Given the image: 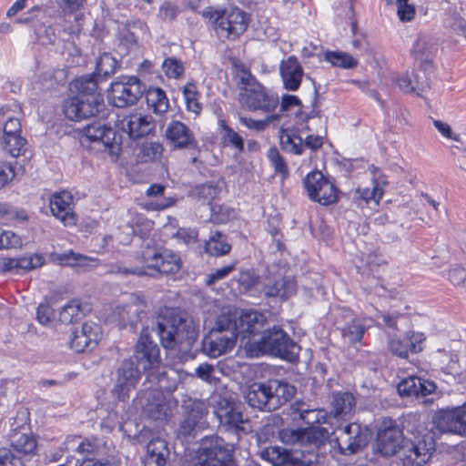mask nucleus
Segmentation results:
<instances>
[{"label":"nucleus","mask_w":466,"mask_h":466,"mask_svg":"<svg viewBox=\"0 0 466 466\" xmlns=\"http://www.w3.org/2000/svg\"><path fill=\"white\" fill-rule=\"evenodd\" d=\"M221 127L224 131L223 141L227 146H231L238 149V152L244 150V140L243 138L231 127H229L225 121H221Z\"/></svg>","instance_id":"13d9d810"},{"label":"nucleus","mask_w":466,"mask_h":466,"mask_svg":"<svg viewBox=\"0 0 466 466\" xmlns=\"http://www.w3.org/2000/svg\"><path fill=\"white\" fill-rule=\"evenodd\" d=\"M433 451L431 437L416 436L415 440L405 439L399 455L403 466H422L429 461Z\"/></svg>","instance_id":"9b49d317"},{"label":"nucleus","mask_w":466,"mask_h":466,"mask_svg":"<svg viewBox=\"0 0 466 466\" xmlns=\"http://www.w3.org/2000/svg\"><path fill=\"white\" fill-rule=\"evenodd\" d=\"M4 149L12 157H17L25 151L26 140L21 134L2 137Z\"/></svg>","instance_id":"de8ad7c7"},{"label":"nucleus","mask_w":466,"mask_h":466,"mask_svg":"<svg viewBox=\"0 0 466 466\" xmlns=\"http://www.w3.org/2000/svg\"><path fill=\"white\" fill-rule=\"evenodd\" d=\"M436 388L433 381L417 376H410L398 384L400 395L406 397H425L433 393Z\"/></svg>","instance_id":"bb28decb"},{"label":"nucleus","mask_w":466,"mask_h":466,"mask_svg":"<svg viewBox=\"0 0 466 466\" xmlns=\"http://www.w3.org/2000/svg\"><path fill=\"white\" fill-rule=\"evenodd\" d=\"M146 301L137 298L131 303L119 307L118 314L123 321L134 326L146 317Z\"/></svg>","instance_id":"4c0bfd02"},{"label":"nucleus","mask_w":466,"mask_h":466,"mask_svg":"<svg viewBox=\"0 0 466 466\" xmlns=\"http://www.w3.org/2000/svg\"><path fill=\"white\" fill-rule=\"evenodd\" d=\"M234 445L218 436L202 439L198 450V466H231Z\"/></svg>","instance_id":"0eeeda50"},{"label":"nucleus","mask_w":466,"mask_h":466,"mask_svg":"<svg viewBox=\"0 0 466 466\" xmlns=\"http://www.w3.org/2000/svg\"><path fill=\"white\" fill-rule=\"evenodd\" d=\"M324 59L334 66L344 69L354 68L358 66V59L351 55L341 51H326Z\"/></svg>","instance_id":"37998d69"},{"label":"nucleus","mask_w":466,"mask_h":466,"mask_svg":"<svg viewBox=\"0 0 466 466\" xmlns=\"http://www.w3.org/2000/svg\"><path fill=\"white\" fill-rule=\"evenodd\" d=\"M215 412L221 425L228 430L247 432L245 424L248 420L244 419L239 407L232 400L226 398L220 399L217 402Z\"/></svg>","instance_id":"a211bd4d"},{"label":"nucleus","mask_w":466,"mask_h":466,"mask_svg":"<svg viewBox=\"0 0 466 466\" xmlns=\"http://www.w3.org/2000/svg\"><path fill=\"white\" fill-rule=\"evenodd\" d=\"M280 76L284 88L289 91H296L301 83L303 68L295 56H289L279 66Z\"/></svg>","instance_id":"c756f323"},{"label":"nucleus","mask_w":466,"mask_h":466,"mask_svg":"<svg viewBox=\"0 0 466 466\" xmlns=\"http://www.w3.org/2000/svg\"><path fill=\"white\" fill-rule=\"evenodd\" d=\"M303 184L309 198L315 202L328 206L338 200L336 187L320 171L309 173L303 179Z\"/></svg>","instance_id":"f8f14e48"},{"label":"nucleus","mask_w":466,"mask_h":466,"mask_svg":"<svg viewBox=\"0 0 466 466\" xmlns=\"http://www.w3.org/2000/svg\"><path fill=\"white\" fill-rule=\"evenodd\" d=\"M73 86L77 95L64 102L63 111L66 118L81 121L96 116L104 110L103 96L97 89L94 76H84L76 79Z\"/></svg>","instance_id":"f03ea898"},{"label":"nucleus","mask_w":466,"mask_h":466,"mask_svg":"<svg viewBox=\"0 0 466 466\" xmlns=\"http://www.w3.org/2000/svg\"><path fill=\"white\" fill-rule=\"evenodd\" d=\"M119 128L127 133L130 138H139L150 134L155 125L150 116L138 113L124 116L118 123Z\"/></svg>","instance_id":"aec40b11"},{"label":"nucleus","mask_w":466,"mask_h":466,"mask_svg":"<svg viewBox=\"0 0 466 466\" xmlns=\"http://www.w3.org/2000/svg\"><path fill=\"white\" fill-rule=\"evenodd\" d=\"M146 86L137 76H129L126 81L114 82L111 85V100L116 107L135 105L142 96Z\"/></svg>","instance_id":"2eb2a0df"},{"label":"nucleus","mask_w":466,"mask_h":466,"mask_svg":"<svg viewBox=\"0 0 466 466\" xmlns=\"http://www.w3.org/2000/svg\"><path fill=\"white\" fill-rule=\"evenodd\" d=\"M134 357L139 366L148 372V380H157L160 388H166V372L159 370L161 363L159 349L143 330L135 346Z\"/></svg>","instance_id":"423d86ee"},{"label":"nucleus","mask_w":466,"mask_h":466,"mask_svg":"<svg viewBox=\"0 0 466 466\" xmlns=\"http://www.w3.org/2000/svg\"><path fill=\"white\" fill-rule=\"evenodd\" d=\"M162 388L144 389L137 398L143 413L154 420H162L167 418L170 409L163 394Z\"/></svg>","instance_id":"dca6fc26"},{"label":"nucleus","mask_w":466,"mask_h":466,"mask_svg":"<svg viewBox=\"0 0 466 466\" xmlns=\"http://www.w3.org/2000/svg\"><path fill=\"white\" fill-rule=\"evenodd\" d=\"M0 126H3V137L21 134L20 120L14 116H6L4 108L0 109Z\"/></svg>","instance_id":"5fc2aeb1"},{"label":"nucleus","mask_w":466,"mask_h":466,"mask_svg":"<svg viewBox=\"0 0 466 466\" xmlns=\"http://www.w3.org/2000/svg\"><path fill=\"white\" fill-rule=\"evenodd\" d=\"M329 436V431L323 427L307 429H283L279 431L280 441L287 445L301 447H319Z\"/></svg>","instance_id":"ddd939ff"},{"label":"nucleus","mask_w":466,"mask_h":466,"mask_svg":"<svg viewBox=\"0 0 466 466\" xmlns=\"http://www.w3.org/2000/svg\"><path fill=\"white\" fill-rule=\"evenodd\" d=\"M260 457L273 466H309L294 458L287 450L279 447L265 448L260 451Z\"/></svg>","instance_id":"72a5a7b5"},{"label":"nucleus","mask_w":466,"mask_h":466,"mask_svg":"<svg viewBox=\"0 0 466 466\" xmlns=\"http://www.w3.org/2000/svg\"><path fill=\"white\" fill-rule=\"evenodd\" d=\"M137 40L134 33L124 29L119 35L118 52L121 56H127L130 51L137 48Z\"/></svg>","instance_id":"4d7b16f0"},{"label":"nucleus","mask_w":466,"mask_h":466,"mask_svg":"<svg viewBox=\"0 0 466 466\" xmlns=\"http://www.w3.org/2000/svg\"><path fill=\"white\" fill-rule=\"evenodd\" d=\"M355 405V399L349 392L337 393L333 396L332 407L335 416H346Z\"/></svg>","instance_id":"49530a36"},{"label":"nucleus","mask_w":466,"mask_h":466,"mask_svg":"<svg viewBox=\"0 0 466 466\" xmlns=\"http://www.w3.org/2000/svg\"><path fill=\"white\" fill-rule=\"evenodd\" d=\"M0 466H25L22 460L12 454L7 448L0 449Z\"/></svg>","instance_id":"774afa93"},{"label":"nucleus","mask_w":466,"mask_h":466,"mask_svg":"<svg viewBox=\"0 0 466 466\" xmlns=\"http://www.w3.org/2000/svg\"><path fill=\"white\" fill-rule=\"evenodd\" d=\"M156 332L164 348L187 352L198 337V325L188 313L171 309L158 317Z\"/></svg>","instance_id":"f257e3e1"},{"label":"nucleus","mask_w":466,"mask_h":466,"mask_svg":"<svg viewBox=\"0 0 466 466\" xmlns=\"http://www.w3.org/2000/svg\"><path fill=\"white\" fill-rule=\"evenodd\" d=\"M386 264L380 255L378 253H370L367 256L365 262L362 265L357 266L358 272L362 277V283L365 285L364 289L368 292H372L373 289L369 285L370 279H378V274L380 268Z\"/></svg>","instance_id":"2f4dec72"},{"label":"nucleus","mask_w":466,"mask_h":466,"mask_svg":"<svg viewBox=\"0 0 466 466\" xmlns=\"http://www.w3.org/2000/svg\"><path fill=\"white\" fill-rule=\"evenodd\" d=\"M99 339V327L93 322H85L80 330L72 332L69 345L77 353L84 352L94 347Z\"/></svg>","instance_id":"5701e85b"},{"label":"nucleus","mask_w":466,"mask_h":466,"mask_svg":"<svg viewBox=\"0 0 466 466\" xmlns=\"http://www.w3.org/2000/svg\"><path fill=\"white\" fill-rule=\"evenodd\" d=\"M210 210V220L215 224L228 223L237 217V211L224 204H214L211 206Z\"/></svg>","instance_id":"3c124183"},{"label":"nucleus","mask_w":466,"mask_h":466,"mask_svg":"<svg viewBox=\"0 0 466 466\" xmlns=\"http://www.w3.org/2000/svg\"><path fill=\"white\" fill-rule=\"evenodd\" d=\"M147 103L156 114H163L169 107L166 93L159 87L149 89L147 93Z\"/></svg>","instance_id":"79ce46f5"},{"label":"nucleus","mask_w":466,"mask_h":466,"mask_svg":"<svg viewBox=\"0 0 466 466\" xmlns=\"http://www.w3.org/2000/svg\"><path fill=\"white\" fill-rule=\"evenodd\" d=\"M162 68L165 75L168 78L178 79L184 74L183 63L174 57H167L162 64Z\"/></svg>","instance_id":"052dcab7"},{"label":"nucleus","mask_w":466,"mask_h":466,"mask_svg":"<svg viewBox=\"0 0 466 466\" xmlns=\"http://www.w3.org/2000/svg\"><path fill=\"white\" fill-rule=\"evenodd\" d=\"M220 192V188L214 183H204L195 187L193 194L198 199L205 201H210L218 197Z\"/></svg>","instance_id":"bf43d9fd"},{"label":"nucleus","mask_w":466,"mask_h":466,"mask_svg":"<svg viewBox=\"0 0 466 466\" xmlns=\"http://www.w3.org/2000/svg\"><path fill=\"white\" fill-rule=\"evenodd\" d=\"M90 309V306L87 303H83L78 299H72L59 312V321L63 324L76 322Z\"/></svg>","instance_id":"e433bc0d"},{"label":"nucleus","mask_w":466,"mask_h":466,"mask_svg":"<svg viewBox=\"0 0 466 466\" xmlns=\"http://www.w3.org/2000/svg\"><path fill=\"white\" fill-rule=\"evenodd\" d=\"M52 214L64 225L71 226L76 222V214L73 212V197L67 191L56 193L50 199Z\"/></svg>","instance_id":"4be33fe9"},{"label":"nucleus","mask_w":466,"mask_h":466,"mask_svg":"<svg viewBox=\"0 0 466 466\" xmlns=\"http://www.w3.org/2000/svg\"><path fill=\"white\" fill-rule=\"evenodd\" d=\"M228 314L236 320L237 337L238 333L252 334L258 332L265 326L267 321L264 314L253 309L241 310L238 315H232L230 312Z\"/></svg>","instance_id":"b1692460"},{"label":"nucleus","mask_w":466,"mask_h":466,"mask_svg":"<svg viewBox=\"0 0 466 466\" xmlns=\"http://www.w3.org/2000/svg\"><path fill=\"white\" fill-rule=\"evenodd\" d=\"M54 10L46 6H34L27 15L18 19L19 23H31L36 37L42 45H53L57 39L55 29L50 21Z\"/></svg>","instance_id":"9d476101"},{"label":"nucleus","mask_w":466,"mask_h":466,"mask_svg":"<svg viewBox=\"0 0 466 466\" xmlns=\"http://www.w3.org/2000/svg\"><path fill=\"white\" fill-rule=\"evenodd\" d=\"M435 49V44L433 43L431 36L426 35H420L414 43L412 53L416 59L424 60L426 65H430L428 57L431 56Z\"/></svg>","instance_id":"c03bdc74"},{"label":"nucleus","mask_w":466,"mask_h":466,"mask_svg":"<svg viewBox=\"0 0 466 466\" xmlns=\"http://www.w3.org/2000/svg\"><path fill=\"white\" fill-rule=\"evenodd\" d=\"M295 347L288 335L278 327L265 330L260 339L252 345L256 355L270 354L280 358L288 357Z\"/></svg>","instance_id":"1a4fd4ad"},{"label":"nucleus","mask_w":466,"mask_h":466,"mask_svg":"<svg viewBox=\"0 0 466 466\" xmlns=\"http://www.w3.org/2000/svg\"><path fill=\"white\" fill-rule=\"evenodd\" d=\"M293 414H298L299 419L310 427H316L315 424H321L326 421L327 412L319 409H307L304 403H294L291 406Z\"/></svg>","instance_id":"ea45409f"},{"label":"nucleus","mask_w":466,"mask_h":466,"mask_svg":"<svg viewBox=\"0 0 466 466\" xmlns=\"http://www.w3.org/2000/svg\"><path fill=\"white\" fill-rule=\"evenodd\" d=\"M52 259L60 266L78 268L84 271L98 266L97 258L86 257L73 250L61 254H53Z\"/></svg>","instance_id":"7c9ffc66"},{"label":"nucleus","mask_w":466,"mask_h":466,"mask_svg":"<svg viewBox=\"0 0 466 466\" xmlns=\"http://www.w3.org/2000/svg\"><path fill=\"white\" fill-rule=\"evenodd\" d=\"M196 374L199 379L209 383H218L219 380L218 378L216 377V370L214 366L208 363L199 365L196 369Z\"/></svg>","instance_id":"338daca9"},{"label":"nucleus","mask_w":466,"mask_h":466,"mask_svg":"<svg viewBox=\"0 0 466 466\" xmlns=\"http://www.w3.org/2000/svg\"><path fill=\"white\" fill-rule=\"evenodd\" d=\"M336 443L343 454L355 453L363 444V438L360 433V427L358 424H349L335 432Z\"/></svg>","instance_id":"412c9836"},{"label":"nucleus","mask_w":466,"mask_h":466,"mask_svg":"<svg viewBox=\"0 0 466 466\" xmlns=\"http://www.w3.org/2000/svg\"><path fill=\"white\" fill-rule=\"evenodd\" d=\"M168 456L167 442L161 439H154L147 445L144 466H166Z\"/></svg>","instance_id":"473e14b6"},{"label":"nucleus","mask_w":466,"mask_h":466,"mask_svg":"<svg viewBox=\"0 0 466 466\" xmlns=\"http://www.w3.org/2000/svg\"><path fill=\"white\" fill-rule=\"evenodd\" d=\"M411 78L413 82V92L417 93L418 96H422V93L430 87L429 79L426 76V73L422 70L411 72Z\"/></svg>","instance_id":"0e129e2a"},{"label":"nucleus","mask_w":466,"mask_h":466,"mask_svg":"<svg viewBox=\"0 0 466 466\" xmlns=\"http://www.w3.org/2000/svg\"><path fill=\"white\" fill-rule=\"evenodd\" d=\"M163 146L158 142H144L139 147L137 157L141 162H148L159 158L163 153Z\"/></svg>","instance_id":"603ef678"},{"label":"nucleus","mask_w":466,"mask_h":466,"mask_svg":"<svg viewBox=\"0 0 466 466\" xmlns=\"http://www.w3.org/2000/svg\"><path fill=\"white\" fill-rule=\"evenodd\" d=\"M183 96L186 102L187 109L189 112L198 116L202 110V105L199 102L200 94L194 83H187L183 86Z\"/></svg>","instance_id":"a18cd8bd"},{"label":"nucleus","mask_w":466,"mask_h":466,"mask_svg":"<svg viewBox=\"0 0 466 466\" xmlns=\"http://www.w3.org/2000/svg\"><path fill=\"white\" fill-rule=\"evenodd\" d=\"M180 13L179 5L172 1L165 0L158 6L157 19L162 23L171 24Z\"/></svg>","instance_id":"09e8293b"},{"label":"nucleus","mask_w":466,"mask_h":466,"mask_svg":"<svg viewBox=\"0 0 466 466\" xmlns=\"http://www.w3.org/2000/svg\"><path fill=\"white\" fill-rule=\"evenodd\" d=\"M296 291L297 282L293 277H268L264 285V293L267 297L286 299L293 296Z\"/></svg>","instance_id":"cd10ccee"},{"label":"nucleus","mask_w":466,"mask_h":466,"mask_svg":"<svg viewBox=\"0 0 466 466\" xmlns=\"http://www.w3.org/2000/svg\"><path fill=\"white\" fill-rule=\"evenodd\" d=\"M186 417L200 423L201 420L208 414V406L200 400H188L183 404Z\"/></svg>","instance_id":"8fccbe9b"},{"label":"nucleus","mask_w":466,"mask_h":466,"mask_svg":"<svg viewBox=\"0 0 466 466\" xmlns=\"http://www.w3.org/2000/svg\"><path fill=\"white\" fill-rule=\"evenodd\" d=\"M236 339V320L229 314H222L218 318L215 327L203 339L202 351L211 358H218L231 350Z\"/></svg>","instance_id":"39448f33"},{"label":"nucleus","mask_w":466,"mask_h":466,"mask_svg":"<svg viewBox=\"0 0 466 466\" xmlns=\"http://www.w3.org/2000/svg\"><path fill=\"white\" fill-rule=\"evenodd\" d=\"M119 66L118 61L112 56L109 53H103L96 60V69L90 76L98 84L99 80H105L116 72Z\"/></svg>","instance_id":"58836bf2"},{"label":"nucleus","mask_w":466,"mask_h":466,"mask_svg":"<svg viewBox=\"0 0 466 466\" xmlns=\"http://www.w3.org/2000/svg\"><path fill=\"white\" fill-rule=\"evenodd\" d=\"M84 136L93 142H100L106 147H111L115 131L101 122H94L83 129Z\"/></svg>","instance_id":"f704fd0d"},{"label":"nucleus","mask_w":466,"mask_h":466,"mask_svg":"<svg viewBox=\"0 0 466 466\" xmlns=\"http://www.w3.org/2000/svg\"><path fill=\"white\" fill-rule=\"evenodd\" d=\"M166 137L175 148H191L198 145L194 133L178 120H173L167 125Z\"/></svg>","instance_id":"393cba45"},{"label":"nucleus","mask_w":466,"mask_h":466,"mask_svg":"<svg viewBox=\"0 0 466 466\" xmlns=\"http://www.w3.org/2000/svg\"><path fill=\"white\" fill-rule=\"evenodd\" d=\"M367 330L366 319L355 318L342 329V336L350 343L360 342Z\"/></svg>","instance_id":"a19ab883"},{"label":"nucleus","mask_w":466,"mask_h":466,"mask_svg":"<svg viewBox=\"0 0 466 466\" xmlns=\"http://www.w3.org/2000/svg\"><path fill=\"white\" fill-rule=\"evenodd\" d=\"M245 399L252 408L267 411L274 410L271 406L272 399L268 381L254 382L249 385L245 393Z\"/></svg>","instance_id":"a878e982"},{"label":"nucleus","mask_w":466,"mask_h":466,"mask_svg":"<svg viewBox=\"0 0 466 466\" xmlns=\"http://www.w3.org/2000/svg\"><path fill=\"white\" fill-rule=\"evenodd\" d=\"M140 380V371L130 359L124 360L116 370L113 394L122 401L129 398Z\"/></svg>","instance_id":"4468645a"},{"label":"nucleus","mask_w":466,"mask_h":466,"mask_svg":"<svg viewBox=\"0 0 466 466\" xmlns=\"http://www.w3.org/2000/svg\"><path fill=\"white\" fill-rule=\"evenodd\" d=\"M397 14L400 21L409 22L414 18L415 6L410 3V0H397Z\"/></svg>","instance_id":"e2e57ef3"},{"label":"nucleus","mask_w":466,"mask_h":466,"mask_svg":"<svg viewBox=\"0 0 466 466\" xmlns=\"http://www.w3.org/2000/svg\"><path fill=\"white\" fill-rule=\"evenodd\" d=\"M222 235L212 236L205 244V249L210 256H223L231 249V245L222 239Z\"/></svg>","instance_id":"864d4df0"},{"label":"nucleus","mask_w":466,"mask_h":466,"mask_svg":"<svg viewBox=\"0 0 466 466\" xmlns=\"http://www.w3.org/2000/svg\"><path fill=\"white\" fill-rule=\"evenodd\" d=\"M268 157L273 166L275 172L281 174L283 178L289 176V168L284 158L276 147H271L268 152Z\"/></svg>","instance_id":"680f3d73"},{"label":"nucleus","mask_w":466,"mask_h":466,"mask_svg":"<svg viewBox=\"0 0 466 466\" xmlns=\"http://www.w3.org/2000/svg\"><path fill=\"white\" fill-rule=\"evenodd\" d=\"M238 99L240 106L252 112L270 113L279 105L276 94L267 89L249 70L243 66L238 68Z\"/></svg>","instance_id":"7ed1b4c3"},{"label":"nucleus","mask_w":466,"mask_h":466,"mask_svg":"<svg viewBox=\"0 0 466 466\" xmlns=\"http://www.w3.org/2000/svg\"><path fill=\"white\" fill-rule=\"evenodd\" d=\"M141 261L162 274H176L181 268L180 258L165 249L151 235H139Z\"/></svg>","instance_id":"20e7f679"},{"label":"nucleus","mask_w":466,"mask_h":466,"mask_svg":"<svg viewBox=\"0 0 466 466\" xmlns=\"http://www.w3.org/2000/svg\"><path fill=\"white\" fill-rule=\"evenodd\" d=\"M405 439L398 426L385 427L379 431L376 450L386 457L399 454Z\"/></svg>","instance_id":"6ab92c4d"},{"label":"nucleus","mask_w":466,"mask_h":466,"mask_svg":"<svg viewBox=\"0 0 466 466\" xmlns=\"http://www.w3.org/2000/svg\"><path fill=\"white\" fill-rule=\"evenodd\" d=\"M9 441L11 446L18 453L34 455L37 449V442L31 432H28L24 425H17L11 430Z\"/></svg>","instance_id":"c85d7f7f"},{"label":"nucleus","mask_w":466,"mask_h":466,"mask_svg":"<svg viewBox=\"0 0 466 466\" xmlns=\"http://www.w3.org/2000/svg\"><path fill=\"white\" fill-rule=\"evenodd\" d=\"M270 386L272 408L277 410L279 406L286 403L296 393V388L287 381L271 380H268Z\"/></svg>","instance_id":"c9c22d12"},{"label":"nucleus","mask_w":466,"mask_h":466,"mask_svg":"<svg viewBox=\"0 0 466 466\" xmlns=\"http://www.w3.org/2000/svg\"><path fill=\"white\" fill-rule=\"evenodd\" d=\"M281 144L284 149L295 155H301L304 151L303 139L295 133H286L281 137Z\"/></svg>","instance_id":"6e6d98bb"},{"label":"nucleus","mask_w":466,"mask_h":466,"mask_svg":"<svg viewBox=\"0 0 466 466\" xmlns=\"http://www.w3.org/2000/svg\"><path fill=\"white\" fill-rule=\"evenodd\" d=\"M432 422L437 430L442 433H466V402L454 409L438 410Z\"/></svg>","instance_id":"f3484780"},{"label":"nucleus","mask_w":466,"mask_h":466,"mask_svg":"<svg viewBox=\"0 0 466 466\" xmlns=\"http://www.w3.org/2000/svg\"><path fill=\"white\" fill-rule=\"evenodd\" d=\"M237 266V262H233L230 265L225 266L221 268L216 269L214 272L208 274L206 278V284L208 286H211L215 284L217 281L225 279L228 276L233 270H235Z\"/></svg>","instance_id":"69168bd1"},{"label":"nucleus","mask_w":466,"mask_h":466,"mask_svg":"<svg viewBox=\"0 0 466 466\" xmlns=\"http://www.w3.org/2000/svg\"><path fill=\"white\" fill-rule=\"evenodd\" d=\"M214 18V25L217 33L223 37L236 38L242 35L248 27V17L244 11L237 7L226 8L205 12Z\"/></svg>","instance_id":"6e6552de"}]
</instances>
